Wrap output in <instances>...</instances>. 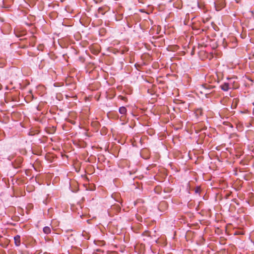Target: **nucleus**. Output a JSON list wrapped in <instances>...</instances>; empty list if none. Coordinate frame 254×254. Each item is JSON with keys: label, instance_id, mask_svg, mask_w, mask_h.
Listing matches in <instances>:
<instances>
[{"label": "nucleus", "instance_id": "nucleus-1", "mask_svg": "<svg viewBox=\"0 0 254 254\" xmlns=\"http://www.w3.org/2000/svg\"><path fill=\"white\" fill-rule=\"evenodd\" d=\"M214 3L216 10L217 11L220 10L225 6L224 0H217Z\"/></svg>", "mask_w": 254, "mask_h": 254}, {"label": "nucleus", "instance_id": "nucleus-2", "mask_svg": "<svg viewBox=\"0 0 254 254\" xmlns=\"http://www.w3.org/2000/svg\"><path fill=\"white\" fill-rule=\"evenodd\" d=\"M232 83L225 82L222 84L220 87L224 91H228L230 89H231Z\"/></svg>", "mask_w": 254, "mask_h": 254}, {"label": "nucleus", "instance_id": "nucleus-3", "mask_svg": "<svg viewBox=\"0 0 254 254\" xmlns=\"http://www.w3.org/2000/svg\"><path fill=\"white\" fill-rule=\"evenodd\" d=\"M228 82H231L232 86L231 88L236 89L237 88L238 85L237 84V82H236L234 78H227Z\"/></svg>", "mask_w": 254, "mask_h": 254}, {"label": "nucleus", "instance_id": "nucleus-4", "mask_svg": "<svg viewBox=\"0 0 254 254\" xmlns=\"http://www.w3.org/2000/svg\"><path fill=\"white\" fill-rule=\"evenodd\" d=\"M69 254H81V250L80 248H72Z\"/></svg>", "mask_w": 254, "mask_h": 254}, {"label": "nucleus", "instance_id": "nucleus-5", "mask_svg": "<svg viewBox=\"0 0 254 254\" xmlns=\"http://www.w3.org/2000/svg\"><path fill=\"white\" fill-rule=\"evenodd\" d=\"M15 244L16 246H19L20 245V237L19 235H16L14 237Z\"/></svg>", "mask_w": 254, "mask_h": 254}, {"label": "nucleus", "instance_id": "nucleus-6", "mask_svg": "<svg viewBox=\"0 0 254 254\" xmlns=\"http://www.w3.org/2000/svg\"><path fill=\"white\" fill-rule=\"evenodd\" d=\"M119 111L121 114L125 115L127 111L126 108L123 106L119 108Z\"/></svg>", "mask_w": 254, "mask_h": 254}, {"label": "nucleus", "instance_id": "nucleus-7", "mask_svg": "<svg viewBox=\"0 0 254 254\" xmlns=\"http://www.w3.org/2000/svg\"><path fill=\"white\" fill-rule=\"evenodd\" d=\"M51 230L50 227L46 226L43 228V232L46 234H49L51 233Z\"/></svg>", "mask_w": 254, "mask_h": 254}, {"label": "nucleus", "instance_id": "nucleus-8", "mask_svg": "<svg viewBox=\"0 0 254 254\" xmlns=\"http://www.w3.org/2000/svg\"><path fill=\"white\" fill-rule=\"evenodd\" d=\"M203 87L205 88V89H213L214 86H212V85H208V84H204V85H203Z\"/></svg>", "mask_w": 254, "mask_h": 254}, {"label": "nucleus", "instance_id": "nucleus-9", "mask_svg": "<svg viewBox=\"0 0 254 254\" xmlns=\"http://www.w3.org/2000/svg\"><path fill=\"white\" fill-rule=\"evenodd\" d=\"M235 103L234 107L236 108L237 104V99H234L233 101V104Z\"/></svg>", "mask_w": 254, "mask_h": 254}, {"label": "nucleus", "instance_id": "nucleus-10", "mask_svg": "<svg viewBox=\"0 0 254 254\" xmlns=\"http://www.w3.org/2000/svg\"><path fill=\"white\" fill-rule=\"evenodd\" d=\"M202 110H201V109H198V110H196V114H200V115H201V114H202Z\"/></svg>", "mask_w": 254, "mask_h": 254}, {"label": "nucleus", "instance_id": "nucleus-11", "mask_svg": "<svg viewBox=\"0 0 254 254\" xmlns=\"http://www.w3.org/2000/svg\"><path fill=\"white\" fill-rule=\"evenodd\" d=\"M198 6L200 8H204V5L203 4H202V3H198Z\"/></svg>", "mask_w": 254, "mask_h": 254}, {"label": "nucleus", "instance_id": "nucleus-12", "mask_svg": "<svg viewBox=\"0 0 254 254\" xmlns=\"http://www.w3.org/2000/svg\"><path fill=\"white\" fill-rule=\"evenodd\" d=\"M143 235L149 236V234L148 232H144L143 234Z\"/></svg>", "mask_w": 254, "mask_h": 254}, {"label": "nucleus", "instance_id": "nucleus-13", "mask_svg": "<svg viewBox=\"0 0 254 254\" xmlns=\"http://www.w3.org/2000/svg\"><path fill=\"white\" fill-rule=\"evenodd\" d=\"M166 204V202L165 201L162 202L161 203V204Z\"/></svg>", "mask_w": 254, "mask_h": 254}, {"label": "nucleus", "instance_id": "nucleus-14", "mask_svg": "<svg viewBox=\"0 0 254 254\" xmlns=\"http://www.w3.org/2000/svg\"><path fill=\"white\" fill-rule=\"evenodd\" d=\"M31 39L34 41L35 40V37H32Z\"/></svg>", "mask_w": 254, "mask_h": 254}, {"label": "nucleus", "instance_id": "nucleus-15", "mask_svg": "<svg viewBox=\"0 0 254 254\" xmlns=\"http://www.w3.org/2000/svg\"><path fill=\"white\" fill-rule=\"evenodd\" d=\"M101 9H102V8H99V9H98V10H99V11H100V10H101Z\"/></svg>", "mask_w": 254, "mask_h": 254}, {"label": "nucleus", "instance_id": "nucleus-16", "mask_svg": "<svg viewBox=\"0 0 254 254\" xmlns=\"http://www.w3.org/2000/svg\"><path fill=\"white\" fill-rule=\"evenodd\" d=\"M205 11H206V10L204 9H203V12H205Z\"/></svg>", "mask_w": 254, "mask_h": 254}, {"label": "nucleus", "instance_id": "nucleus-17", "mask_svg": "<svg viewBox=\"0 0 254 254\" xmlns=\"http://www.w3.org/2000/svg\"><path fill=\"white\" fill-rule=\"evenodd\" d=\"M21 158H19V160H20V162H21Z\"/></svg>", "mask_w": 254, "mask_h": 254}]
</instances>
